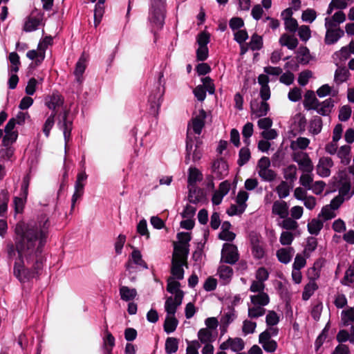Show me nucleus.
<instances>
[{"label":"nucleus","mask_w":354,"mask_h":354,"mask_svg":"<svg viewBox=\"0 0 354 354\" xmlns=\"http://www.w3.org/2000/svg\"><path fill=\"white\" fill-rule=\"evenodd\" d=\"M49 224L43 226L19 222L15 227L16 248L19 259L15 261L14 274L26 282L37 277L43 268L42 248L46 242Z\"/></svg>","instance_id":"obj_1"},{"label":"nucleus","mask_w":354,"mask_h":354,"mask_svg":"<svg viewBox=\"0 0 354 354\" xmlns=\"http://www.w3.org/2000/svg\"><path fill=\"white\" fill-rule=\"evenodd\" d=\"M64 99L63 97L57 93H53L52 95L46 98V105L49 109L53 110V113H55V115L61 109L63 111L62 115H60V118L57 123L59 128L63 131L64 137L66 145L70 140L71 133L73 128L72 120L68 118V111L63 108Z\"/></svg>","instance_id":"obj_2"},{"label":"nucleus","mask_w":354,"mask_h":354,"mask_svg":"<svg viewBox=\"0 0 354 354\" xmlns=\"http://www.w3.org/2000/svg\"><path fill=\"white\" fill-rule=\"evenodd\" d=\"M164 6L165 0H151L149 19L154 29L159 30L163 26L165 19Z\"/></svg>","instance_id":"obj_3"},{"label":"nucleus","mask_w":354,"mask_h":354,"mask_svg":"<svg viewBox=\"0 0 354 354\" xmlns=\"http://www.w3.org/2000/svg\"><path fill=\"white\" fill-rule=\"evenodd\" d=\"M270 167V160L268 157L263 156L259 160L257 169L259 177L263 181L272 182L277 178V173Z\"/></svg>","instance_id":"obj_4"},{"label":"nucleus","mask_w":354,"mask_h":354,"mask_svg":"<svg viewBox=\"0 0 354 354\" xmlns=\"http://www.w3.org/2000/svg\"><path fill=\"white\" fill-rule=\"evenodd\" d=\"M189 131L190 130L189 129L186 142L187 157L185 162L187 164L189 163V160L190 159L191 156L192 157V160L195 162L199 160L203 155L200 141L198 140H194L192 137H190Z\"/></svg>","instance_id":"obj_5"},{"label":"nucleus","mask_w":354,"mask_h":354,"mask_svg":"<svg viewBox=\"0 0 354 354\" xmlns=\"http://www.w3.org/2000/svg\"><path fill=\"white\" fill-rule=\"evenodd\" d=\"M292 159L297 162L302 172H313V164L308 154L304 151H293Z\"/></svg>","instance_id":"obj_6"},{"label":"nucleus","mask_w":354,"mask_h":354,"mask_svg":"<svg viewBox=\"0 0 354 354\" xmlns=\"http://www.w3.org/2000/svg\"><path fill=\"white\" fill-rule=\"evenodd\" d=\"M324 26L326 28L324 42L326 45H332L337 43L344 35V30L340 28L331 26L328 20L326 21Z\"/></svg>","instance_id":"obj_7"},{"label":"nucleus","mask_w":354,"mask_h":354,"mask_svg":"<svg viewBox=\"0 0 354 354\" xmlns=\"http://www.w3.org/2000/svg\"><path fill=\"white\" fill-rule=\"evenodd\" d=\"M209 42V35L205 32H201L197 37L198 48L196 50L198 60L204 61L208 57L207 44Z\"/></svg>","instance_id":"obj_8"},{"label":"nucleus","mask_w":354,"mask_h":354,"mask_svg":"<svg viewBox=\"0 0 354 354\" xmlns=\"http://www.w3.org/2000/svg\"><path fill=\"white\" fill-rule=\"evenodd\" d=\"M239 259L238 250L236 245L225 243L221 251V261L225 263L234 264Z\"/></svg>","instance_id":"obj_9"},{"label":"nucleus","mask_w":354,"mask_h":354,"mask_svg":"<svg viewBox=\"0 0 354 354\" xmlns=\"http://www.w3.org/2000/svg\"><path fill=\"white\" fill-rule=\"evenodd\" d=\"M87 175L84 171H82L80 173H78L77 176V180L75 181V191L72 196L71 199V209H73L74 208L75 204L76 201L80 198L83 194H84V181H85L87 179Z\"/></svg>","instance_id":"obj_10"},{"label":"nucleus","mask_w":354,"mask_h":354,"mask_svg":"<svg viewBox=\"0 0 354 354\" xmlns=\"http://www.w3.org/2000/svg\"><path fill=\"white\" fill-rule=\"evenodd\" d=\"M205 111L203 109L199 110L198 113L192 118L191 123L188 124L187 131L189 129L190 135L192 134V131L197 135L201 134L205 126Z\"/></svg>","instance_id":"obj_11"},{"label":"nucleus","mask_w":354,"mask_h":354,"mask_svg":"<svg viewBox=\"0 0 354 354\" xmlns=\"http://www.w3.org/2000/svg\"><path fill=\"white\" fill-rule=\"evenodd\" d=\"M252 118H258L267 115L270 106L267 102L253 100L250 103Z\"/></svg>","instance_id":"obj_12"},{"label":"nucleus","mask_w":354,"mask_h":354,"mask_svg":"<svg viewBox=\"0 0 354 354\" xmlns=\"http://www.w3.org/2000/svg\"><path fill=\"white\" fill-rule=\"evenodd\" d=\"M333 166V162L330 158L322 157L316 166L317 174L321 177H328L330 175V169Z\"/></svg>","instance_id":"obj_13"},{"label":"nucleus","mask_w":354,"mask_h":354,"mask_svg":"<svg viewBox=\"0 0 354 354\" xmlns=\"http://www.w3.org/2000/svg\"><path fill=\"white\" fill-rule=\"evenodd\" d=\"M183 298L181 295L168 297L165 302V310L167 315H175L178 308L182 304Z\"/></svg>","instance_id":"obj_14"},{"label":"nucleus","mask_w":354,"mask_h":354,"mask_svg":"<svg viewBox=\"0 0 354 354\" xmlns=\"http://www.w3.org/2000/svg\"><path fill=\"white\" fill-rule=\"evenodd\" d=\"M133 264L144 269L148 268L147 264L142 259V256L141 254L140 251L136 248H133L129 257V261L126 264L127 270H129L133 267Z\"/></svg>","instance_id":"obj_15"},{"label":"nucleus","mask_w":354,"mask_h":354,"mask_svg":"<svg viewBox=\"0 0 354 354\" xmlns=\"http://www.w3.org/2000/svg\"><path fill=\"white\" fill-rule=\"evenodd\" d=\"M244 342L241 338H229L221 344L220 348L223 351L230 349L234 352H239L244 348Z\"/></svg>","instance_id":"obj_16"},{"label":"nucleus","mask_w":354,"mask_h":354,"mask_svg":"<svg viewBox=\"0 0 354 354\" xmlns=\"http://www.w3.org/2000/svg\"><path fill=\"white\" fill-rule=\"evenodd\" d=\"M272 213L278 216L280 218L287 217L289 214V206L284 201H276L272 205Z\"/></svg>","instance_id":"obj_17"},{"label":"nucleus","mask_w":354,"mask_h":354,"mask_svg":"<svg viewBox=\"0 0 354 354\" xmlns=\"http://www.w3.org/2000/svg\"><path fill=\"white\" fill-rule=\"evenodd\" d=\"M295 252V249L291 246L281 248L277 251L276 255L279 261L284 264H288L290 262Z\"/></svg>","instance_id":"obj_18"},{"label":"nucleus","mask_w":354,"mask_h":354,"mask_svg":"<svg viewBox=\"0 0 354 354\" xmlns=\"http://www.w3.org/2000/svg\"><path fill=\"white\" fill-rule=\"evenodd\" d=\"M217 274L222 284L226 285L230 282L234 272L230 266L221 265L218 268Z\"/></svg>","instance_id":"obj_19"},{"label":"nucleus","mask_w":354,"mask_h":354,"mask_svg":"<svg viewBox=\"0 0 354 354\" xmlns=\"http://www.w3.org/2000/svg\"><path fill=\"white\" fill-rule=\"evenodd\" d=\"M351 53L347 46H343L339 50L333 55V59L335 66H342L350 57Z\"/></svg>","instance_id":"obj_20"},{"label":"nucleus","mask_w":354,"mask_h":354,"mask_svg":"<svg viewBox=\"0 0 354 354\" xmlns=\"http://www.w3.org/2000/svg\"><path fill=\"white\" fill-rule=\"evenodd\" d=\"M188 252L189 248L187 245L176 243L174 245L172 260L185 262Z\"/></svg>","instance_id":"obj_21"},{"label":"nucleus","mask_w":354,"mask_h":354,"mask_svg":"<svg viewBox=\"0 0 354 354\" xmlns=\"http://www.w3.org/2000/svg\"><path fill=\"white\" fill-rule=\"evenodd\" d=\"M259 342L264 351L268 353H274L278 346L277 342L272 339V338L268 337L266 334L259 336Z\"/></svg>","instance_id":"obj_22"},{"label":"nucleus","mask_w":354,"mask_h":354,"mask_svg":"<svg viewBox=\"0 0 354 354\" xmlns=\"http://www.w3.org/2000/svg\"><path fill=\"white\" fill-rule=\"evenodd\" d=\"M266 306L255 305L251 303L248 304V315L250 319H257L265 315L266 310Z\"/></svg>","instance_id":"obj_23"},{"label":"nucleus","mask_w":354,"mask_h":354,"mask_svg":"<svg viewBox=\"0 0 354 354\" xmlns=\"http://www.w3.org/2000/svg\"><path fill=\"white\" fill-rule=\"evenodd\" d=\"M334 106V100L331 98H328L322 102H318L315 110L324 116L329 115Z\"/></svg>","instance_id":"obj_24"},{"label":"nucleus","mask_w":354,"mask_h":354,"mask_svg":"<svg viewBox=\"0 0 354 354\" xmlns=\"http://www.w3.org/2000/svg\"><path fill=\"white\" fill-rule=\"evenodd\" d=\"M213 171L217 178H224L228 174V165L227 162L222 160L215 161L213 164Z\"/></svg>","instance_id":"obj_25"},{"label":"nucleus","mask_w":354,"mask_h":354,"mask_svg":"<svg viewBox=\"0 0 354 354\" xmlns=\"http://www.w3.org/2000/svg\"><path fill=\"white\" fill-rule=\"evenodd\" d=\"M188 199L192 203H198L205 200L203 191L196 187H189Z\"/></svg>","instance_id":"obj_26"},{"label":"nucleus","mask_w":354,"mask_h":354,"mask_svg":"<svg viewBox=\"0 0 354 354\" xmlns=\"http://www.w3.org/2000/svg\"><path fill=\"white\" fill-rule=\"evenodd\" d=\"M203 180L202 173L196 167H189L188 172V188L196 187L197 183Z\"/></svg>","instance_id":"obj_27"},{"label":"nucleus","mask_w":354,"mask_h":354,"mask_svg":"<svg viewBox=\"0 0 354 354\" xmlns=\"http://www.w3.org/2000/svg\"><path fill=\"white\" fill-rule=\"evenodd\" d=\"M180 283L177 281V279H174V277H169L167 279V290L173 295V297H176L177 295H181V297L183 298L184 292L183 290L180 289Z\"/></svg>","instance_id":"obj_28"},{"label":"nucleus","mask_w":354,"mask_h":354,"mask_svg":"<svg viewBox=\"0 0 354 354\" xmlns=\"http://www.w3.org/2000/svg\"><path fill=\"white\" fill-rule=\"evenodd\" d=\"M324 227V221L318 216L310 221L307 225L308 232L312 235H318Z\"/></svg>","instance_id":"obj_29"},{"label":"nucleus","mask_w":354,"mask_h":354,"mask_svg":"<svg viewBox=\"0 0 354 354\" xmlns=\"http://www.w3.org/2000/svg\"><path fill=\"white\" fill-rule=\"evenodd\" d=\"M279 44L282 46H286L290 50H294L297 48L299 41L293 35L283 34L279 38Z\"/></svg>","instance_id":"obj_30"},{"label":"nucleus","mask_w":354,"mask_h":354,"mask_svg":"<svg viewBox=\"0 0 354 354\" xmlns=\"http://www.w3.org/2000/svg\"><path fill=\"white\" fill-rule=\"evenodd\" d=\"M250 299L255 305L267 306L270 303V297L266 292L254 293L250 296Z\"/></svg>","instance_id":"obj_31"},{"label":"nucleus","mask_w":354,"mask_h":354,"mask_svg":"<svg viewBox=\"0 0 354 354\" xmlns=\"http://www.w3.org/2000/svg\"><path fill=\"white\" fill-rule=\"evenodd\" d=\"M350 76V73L344 66H339L334 75V81L336 84H340L347 81Z\"/></svg>","instance_id":"obj_32"},{"label":"nucleus","mask_w":354,"mask_h":354,"mask_svg":"<svg viewBox=\"0 0 354 354\" xmlns=\"http://www.w3.org/2000/svg\"><path fill=\"white\" fill-rule=\"evenodd\" d=\"M86 67V59L82 55L76 63L74 75L78 82L81 83L83 80L82 75Z\"/></svg>","instance_id":"obj_33"},{"label":"nucleus","mask_w":354,"mask_h":354,"mask_svg":"<svg viewBox=\"0 0 354 354\" xmlns=\"http://www.w3.org/2000/svg\"><path fill=\"white\" fill-rule=\"evenodd\" d=\"M185 262L178 261L176 260H172V266L171 269V273L172 276L171 277H174V279L181 280L184 277V270L183 268V266Z\"/></svg>","instance_id":"obj_34"},{"label":"nucleus","mask_w":354,"mask_h":354,"mask_svg":"<svg viewBox=\"0 0 354 354\" xmlns=\"http://www.w3.org/2000/svg\"><path fill=\"white\" fill-rule=\"evenodd\" d=\"M318 100L313 91H308L304 95V106L306 109H314L318 105Z\"/></svg>","instance_id":"obj_35"},{"label":"nucleus","mask_w":354,"mask_h":354,"mask_svg":"<svg viewBox=\"0 0 354 354\" xmlns=\"http://www.w3.org/2000/svg\"><path fill=\"white\" fill-rule=\"evenodd\" d=\"M119 292L121 299L125 301L133 300L137 296V291L135 288H130L125 286H120Z\"/></svg>","instance_id":"obj_36"},{"label":"nucleus","mask_w":354,"mask_h":354,"mask_svg":"<svg viewBox=\"0 0 354 354\" xmlns=\"http://www.w3.org/2000/svg\"><path fill=\"white\" fill-rule=\"evenodd\" d=\"M41 24V17L30 16L25 21L24 30L26 32H32L36 30Z\"/></svg>","instance_id":"obj_37"},{"label":"nucleus","mask_w":354,"mask_h":354,"mask_svg":"<svg viewBox=\"0 0 354 354\" xmlns=\"http://www.w3.org/2000/svg\"><path fill=\"white\" fill-rule=\"evenodd\" d=\"M178 324V321L175 315H167L164 323V330L167 334H169L176 329Z\"/></svg>","instance_id":"obj_38"},{"label":"nucleus","mask_w":354,"mask_h":354,"mask_svg":"<svg viewBox=\"0 0 354 354\" xmlns=\"http://www.w3.org/2000/svg\"><path fill=\"white\" fill-rule=\"evenodd\" d=\"M337 211L333 209L329 205H324L321 212L318 214V217L320 218L324 221H326L328 220H331L336 217Z\"/></svg>","instance_id":"obj_39"},{"label":"nucleus","mask_w":354,"mask_h":354,"mask_svg":"<svg viewBox=\"0 0 354 354\" xmlns=\"http://www.w3.org/2000/svg\"><path fill=\"white\" fill-rule=\"evenodd\" d=\"M296 59L301 64H306L310 59V55L308 48L306 46H301L297 51Z\"/></svg>","instance_id":"obj_40"},{"label":"nucleus","mask_w":354,"mask_h":354,"mask_svg":"<svg viewBox=\"0 0 354 354\" xmlns=\"http://www.w3.org/2000/svg\"><path fill=\"white\" fill-rule=\"evenodd\" d=\"M310 144V140L307 138L299 137L290 143V149L294 151H299L298 149H306Z\"/></svg>","instance_id":"obj_41"},{"label":"nucleus","mask_w":354,"mask_h":354,"mask_svg":"<svg viewBox=\"0 0 354 354\" xmlns=\"http://www.w3.org/2000/svg\"><path fill=\"white\" fill-rule=\"evenodd\" d=\"M236 318V311L232 308H228L223 311V313L221 317V323L227 326Z\"/></svg>","instance_id":"obj_42"},{"label":"nucleus","mask_w":354,"mask_h":354,"mask_svg":"<svg viewBox=\"0 0 354 354\" xmlns=\"http://www.w3.org/2000/svg\"><path fill=\"white\" fill-rule=\"evenodd\" d=\"M346 17L345 13L339 10L336 12L331 17H326L325 22L327 21V20H328L330 24H331V26L337 27V25L344 22L346 21Z\"/></svg>","instance_id":"obj_43"},{"label":"nucleus","mask_w":354,"mask_h":354,"mask_svg":"<svg viewBox=\"0 0 354 354\" xmlns=\"http://www.w3.org/2000/svg\"><path fill=\"white\" fill-rule=\"evenodd\" d=\"M282 221L279 223V225L283 228L288 230H295L297 229L299 225L296 220L291 217H287L282 218Z\"/></svg>","instance_id":"obj_44"},{"label":"nucleus","mask_w":354,"mask_h":354,"mask_svg":"<svg viewBox=\"0 0 354 354\" xmlns=\"http://www.w3.org/2000/svg\"><path fill=\"white\" fill-rule=\"evenodd\" d=\"M322 129V118L319 116L314 117L310 122L309 131L314 135H317L321 132Z\"/></svg>","instance_id":"obj_45"},{"label":"nucleus","mask_w":354,"mask_h":354,"mask_svg":"<svg viewBox=\"0 0 354 354\" xmlns=\"http://www.w3.org/2000/svg\"><path fill=\"white\" fill-rule=\"evenodd\" d=\"M254 132V125L251 122H247L243 127L242 135L243 138V142L248 146L250 144V138L252 136Z\"/></svg>","instance_id":"obj_46"},{"label":"nucleus","mask_w":354,"mask_h":354,"mask_svg":"<svg viewBox=\"0 0 354 354\" xmlns=\"http://www.w3.org/2000/svg\"><path fill=\"white\" fill-rule=\"evenodd\" d=\"M318 288L317 283L315 281H310L304 288L302 293V299L307 301L314 294L315 291Z\"/></svg>","instance_id":"obj_47"},{"label":"nucleus","mask_w":354,"mask_h":354,"mask_svg":"<svg viewBox=\"0 0 354 354\" xmlns=\"http://www.w3.org/2000/svg\"><path fill=\"white\" fill-rule=\"evenodd\" d=\"M198 339L203 344H209L213 340L212 332L208 328H201L198 333Z\"/></svg>","instance_id":"obj_48"},{"label":"nucleus","mask_w":354,"mask_h":354,"mask_svg":"<svg viewBox=\"0 0 354 354\" xmlns=\"http://www.w3.org/2000/svg\"><path fill=\"white\" fill-rule=\"evenodd\" d=\"M341 320L344 326L354 322V308L343 310L341 313Z\"/></svg>","instance_id":"obj_49"},{"label":"nucleus","mask_w":354,"mask_h":354,"mask_svg":"<svg viewBox=\"0 0 354 354\" xmlns=\"http://www.w3.org/2000/svg\"><path fill=\"white\" fill-rule=\"evenodd\" d=\"M297 167L290 165L283 169V177L286 180L293 182L297 179Z\"/></svg>","instance_id":"obj_50"},{"label":"nucleus","mask_w":354,"mask_h":354,"mask_svg":"<svg viewBox=\"0 0 354 354\" xmlns=\"http://www.w3.org/2000/svg\"><path fill=\"white\" fill-rule=\"evenodd\" d=\"M248 48L252 50H259L263 46V39L261 36L254 34L248 43Z\"/></svg>","instance_id":"obj_51"},{"label":"nucleus","mask_w":354,"mask_h":354,"mask_svg":"<svg viewBox=\"0 0 354 354\" xmlns=\"http://www.w3.org/2000/svg\"><path fill=\"white\" fill-rule=\"evenodd\" d=\"M178 348V342L175 337H168L165 342V351L167 354L176 353Z\"/></svg>","instance_id":"obj_52"},{"label":"nucleus","mask_w":354,"mask_h":354,"mask_svg":"<svg viewBox=\"0 0 354 354\" xmlns=\"http://www.w3.org/2000/svg\"><path fill=\"white\" fill-rule=\"evenodd\" d=\"M257 328V323L250 319H245L243 322L242 333L244 336L253 334Z\"/></svg>","instance_id":"obj_53"},{"label":"nucleus","mask_w":354,"mask_h":354,"mask_svg":"<svg viewBox=\"0 0 354 354\" xmlns=\"http://www.w3.org/2000/svg\"><path fill=\"white\" fill-rule=\"evenodd\" d=\"M251 157L250 151L248 147H242L239 153L237 163L239 166L246 164Z\"/></svg>","instance_id":"obj_54"},{"label":"nucleus","mask_w":354,"mask_h":354,"mask_svg":"<svg viewBox=\"0 0 354 354\" xmlns=\"http://www.w3.org/2000/svg\"><path fill=\"white\" fill-rule=\"evenodd\" d=\"M10 62V72L16 73L19 71L20 65L19 57L17 53H10L8 56Z\"/></svg>","instance_id":"obj_55"},{"label":"nucleus","mask_w":354,"mask_h":354,"mask_svg":"<svg viewBox=\"0 0 354 354\" xmlns=\"http://www.w3.org/2000/svg\"><path fill=\"white\" fill-rule=\"evenodd\" d=\"M353 194V192H351V184L350 183H344L339 189L338 196L343 198L344 200L349 199Z\"/></svg>","instance_id":"obj_56"},{"label":"nucleus","mask_w":354,"mask_h":354,"mask_svg":"<svg viewBox=\"0 0 354 354\" xmlns=\"http://www.w3.org/2000/svg\"><path fill=\"white\" fill-rule=\"evenodd\" d=\"M252 252L255 259H262L265 255V249L263 244L259 242H252Z\"/></svg>","instance_id":"obj_57"},{"label":"nucleus","mask_w":354,"mask_h":354,"mask_svg":"<svg viewBox=\"0 0 354 354\" xmlns=\"http://www.w3.org/2000/svg\"><path fill=\"white\" fill-rule=\"evenodd\" d=\"M297 30H298V36L302 41L306 42L311 37V30L306 25L299 26Z\"/></svg>","instance_id":"obj_58"},{"label":"nucleus","mask_w":354,"mask_h":354,"mask_svg":"<svg viewBox=\"0 0 354 354\" xmlns=\"http://www.w3.org/2000/svg\"><path fill=\"white\" fill-rule=\"evenodd\" d=\"M280 320L279 315L274 310H269L266 317V322L268 326H276Z\"/></svg>","instance_id":"obj_59"},{"label":"nucleus","mask_w":354,"mask_h":354,"mask_svg":"<svg viewBox=\"0 0 354 354\" xmlns=\"http://www.w3.org/2000/svg\"><path fill=\"white\" fill-rule=\"evenodd\" d=\"M317 18V12L314 9L308 8L303 11L301 14V19L303 21L311 24Z\"/></svg>","instance_id":"obj_60"},{"label":"nucleus","mask_w":354,"mask_h":354,"mask_svg":"<svg viewBox=\"0 0 354 354\" xmlns=\"http://www.w3.org/2000/svg\"><path fill=\"white\" fill-rule=\"evenodd\" d=\"M26 56L30 59H36V62L39 63L41 62L45 58V54L44 51L41 50L38 48L37 50H29L27 53Z\"/></svg>","instance_id":"obj_61"},{"label":"nucleus","mask_w":354,"mask_h":354,"mask_svg":"<svg viewBox=\"0 0 354 354\" xmlns=\"http://www.w3.org/2000/svg\"><path fill=\"white\" fill-rule=\"evenodd\" d=\"M276 192L279 198H285L290 194V189L288 183L285 181H282L277 187Z\"/></svg>","instance_id":"obj_62"},{"label":"nucleus","mask_w":354,"mask_h":354,"mask_svg":"<svg viewBox=\"0 0 354 354\" xmlns=\"http://www.w3.org/2000/svg\"><path fill=\"white\" fill-rule=\"evenodd\" d=\"M313 178L312 172H303L300 176L299 183L306 189H308L313 183Z\"/></svg>","instance_id":"obj_63"},{"label":"nucleus","mask_w":354,"mask_h":354,"mask_svg":"<svg viewBox=\"0 0 354 354\" xmlns=\"http://www.w3.org/2000/svg\"><path fill=\"white\" fill-rule=\"evenodd\" d=\"M354 282V266H350L345 272L344 279H342V284L349 286Z\"/></svg>","instance_id":"obj_64"}]
</instances>
